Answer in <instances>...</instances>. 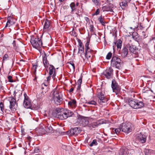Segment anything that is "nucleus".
<instances>
[{
  "label": "nucleus",
  "instance_id": "6ab92c4d",
  "mask_svg": "<svg viewBox=\"0 0 155 155\" xmlns=\"http://www.w3.org/2000/svg\"><path fill=\"white\" fill-rule=\"evenodd\" d=\"M146 137L145 135H143L141 134H139L137 138L138 140L142 143H144L146 141Z\"/></svg>",
  "mask_w": 155,
  "mask_h": 155
},
{
  "label": "nucleus",
  "instance_id": "6e6d98bb",
  "mask_svg": "<svg viewBox=\"0 0 155 155\" xmlns=\"http://www.w3.org/2000/svg\"><path fill=\"white\" fill-rule=\"evenodd\" d=\"M74 88H72L70 89L69 91L70 92H72L74 91Z\"/></svg>",
  "mask_w": 155,
  "mask_h": 155
},
{
  "label": "nucleus",
  "instance_id": "393cba45",
  "mask_svg": "<svg viewBox=\"0 0 155 155\" xmlns=\"http://www.w3.org/2000/svg\"><path fill=\"white\" fill-rule=\"evenodd\" d=\"M68 105L72 107H75L76 105V101L75 100H71L68 102Z\"/></svg>",
  "mask_w": 155,
  "mask_h": 155
},
{
  "label": "nucleus",
  "instance_id": "680f3d73",
  "mask_svg": "<svg viewBox=\"0 0 155 155\" xmlns=\"http://www.w3.org/2000/svg\"><path fill=\"white\" fill-rule=\"evenodd\" d=\"M79 4V3L78 2H77L76 3V6H78V5Z\"/></svg>",
  "mask_w": 155,
  "mask_h": 155
},
{
  "label": "nucleus",
  "instance_id": "1a4fd4ad",
  "mask_svg": "<svg viewBox=\"0 0 155 155\" xmlns=\"http://www.w3.org/2000/svg\"><path fill=\"white\" fill-rule=\"evenodd\" d=\"M97 97L99 98L98 102L101 104H102V103L105 102L107 101L104 92L100 90L98 91Z\"/></svg>",
  "mask_w": 155,
  "mask_h": 155
},
{
  "label": "nucleus",
  "instance_id": "79ce46f5",
  "mask_svg": "<svg viewBox=\"0 0 155 155\" xmlns=\"http://www.w3.org/2000/svg\"><path fill=\"white\" fill-rule=\"evenodd\" d=\"M44 92H41V96L39 97H38V98H39L40 99H42L45 97V94H44Z\"/></svg>",
  "mask_w": 155,
  "mask_h": 155
},
{
  "label": "nucleus",
  "instance_id": "c9c22d12",
  "mask_svg": "<svg viewBox=\"0 0 155 155\" xmlns=\"http://www.w3.org/2000/svg\"><path fill=\"white\" fill-rule=\"evenodd\" d=\"M86 104H92L94 105H96L97 104V103L94 101H89L86 103Z\"/></svg>",
  "mask_w": 155,
  "mask_h": 155
},
{
  "label": "nucleus",
  "instance_id": "c03bdc74",
  "mask_svg": "<svg viewBox=\"0 0 155 155\" xmlns=\"http://www.w3.org/2000/svg\"><path fill=\"white\" fill-rule=\"evenodd\" d=\"M12 77L11 76H8V81L9 82H13V81L12 79Z\"/></svg>",
  "mask_w": 155,
  "mask_h": 155
},
{
  "label": "nucleus",
  "instance_id": "37998d69",
  "mask_svg": "<svg viewBox=\"0 0 155 155\" xmlns=\"http://www.w3.org/2000/svg\"><path fill=\"white\" fill-rule=\"evenodd\" d=\"M97 122V124H98V126L104 123V121L102 120H99Z\"/></svg>",
  "mask_w": 155,
  "mask_h": 155
},
{
  "label": "nucleus",
  "instance_id": "bb28decb",
  "mask_svg": "<svg viewBox=\"0 0 155 155\" xmlns=\"http://www.w3.org/2000/svg\"><path fill=\"white\" fill-rule=\"evenodd\" d=\"M70 6L71 9V12L73 13V12L76 11V7L75 3L74 2H71L70 5Z\"/></svg>",
  "mask_w": 155,
  "mask_h": 155
},
{
  "label": "nucleus",
  "instance_id": "69168bd1",
  "mask_svg": "<svg viewBox=\"0 0 155 155\" xmlns=\"http://www.w3.org/2000/svg\"><path fill=\"white\" fill-rule=\"evenodd\" d=\"M64 0H59V1L61 2H63Z\"/></svg>",
  "mask_w": 155,
  "mask_h": 155
},
{
  "label": "nucleus",
  "instance_id": "9b49d317",
  "mask_svg": "<svg viewBox=\"0 0 155 155\" xmlns=\"http://www.w3.org/2000/svg\"><path fill=\"white\" fill-rule=\"evenodd\" d=\"M24 95V106L25 108H30L31 107V103L30 100L26 93H25Z\"/></svg>",
  "mask_w": 155,
  "mask_h": 155
},
{
  "label": "nucleus",
  "instance_id": "b1692460",
  "mask_svg": "<svg viewBox=\"0 0 155 155\" xmlns=\"http://www.w3.org/2000/svg\"><path fill=\"white\" fill-rule=\"evenodd\" d=\"M98 124H97V122H95L89 124L88 127L91 130L93 128H95L98 127Z\"/></svg>",
  "mask_w": 155,
  "mask_h": 155
},
{
  "label": "nucleus",
  "instance_id": "20e7f679",
  "mask_svg": "<svg viewBox=\"0 0 155 155\" xmlns=\"http://www.w3.org/2000/svg\"><path fill=\"white\" fill-rule=\"evenodd\" d=\"M121 60L117 56H113L111 60V64L113 67L120 70L121 68L122 63Z\"/></svg>",
  "mask_w": 155,
  "mask_h": 155
},
{
  "label": "nucleus",
  "instance_id": "f3484780",
  "mask_svg": "<svg viewBox=\"0 0 155 155\" xmlns=\"http://www.w3.org/2000/svg\"><path fill=\"white\" fill-rule=\"evenodd\" d=\"M130 150L127 148L120 149L119 153V155H130L129 153Z\"/></svg>",
  "mask_w": 155,
  "mask_h": 155
},
{
  "label": "nucleus",
  "instance_id": "c756f323",
  "mask_svg": "<svg viewBox=\"0 0 155 155\" xmlns=\"http://www.w3.org/2000/svg\"><path fill=\"white\" fill-rule=\"evenodd\" d=\"M135 24H136V25L133 27H130V28L131 29H135L138 28V29H141L143 28L142 26L140 25L139 26L138 25V24H137V22L134 23Z\"/></svg>",
  "mask_w": 155,
  "mask_h": 155
},
{
  "label": "nucleus",
  "instance_id": "9d476101",
  "mask_svg": "<svg viewBox=\"0 0 155 155\" xmlns=\"http://www.w3.org/2000/svg\"><path fill=\"white\" fill-rule=\"evenodd\" d=\"M81 132L80 128L76 127L71 128L69 131L67 132V134L70 135L77 136Z\"/></svg>",
  "mask_w": 155,
  "mask_h": 155
},
{
  "label": "nucleus",
  "instance_id": "412c9836",
  "mask_svg": "<svg viewBox=\"0 0 155 155\" xmlns=\"http://www.w3.org/2000/svg\"><path fill=\"white\" fill-rule=\"evenodd\" d=\"M130 0H124L120 3V5L122 8H124L127 6L128 3H130Z\"/></svg>",
  "mask_w": 155,
  "mask_h": 155
},
{
  "label": "nucleus",
  "instance_id": "dca6fc26",
  "mask_svg": "<svg viewBox=\"0 0 155 155\" xmlns=\"http://www.w3.org/2000/svg\"><path fill=\"white\" fill-rule=\"evenodd\" d=\"M49 74L50 75H52V78L54 79L55 78V77L56 76V74L55 73V68L54 66L52 65H50V66L49 68Z\"/></svg>",
  "mask_w": 155,
  "mask_h": 155
},
{
  "label": "nucleus",
  "instance_id": "a878e982",
  "mask_svg": "<svg viewBox=\"0 0 155 155\" xmlns=\"http://www.w3.org/2000/svg\"><path fill=\"white\" fill-rule=\"evenodd\" d=\"M43 60L44 66L46 67L47 66V64L48 63V61L47 60V56L45 53L44 55L43 56Z\"/></svg>",
  "mask_w": 155,
  "mask_h": 155
},
{
  "label": "nucleus",
  "instance_id": "2f4dec72",
  "mask_svg": "<svg viewBox=\"0 0 155 155\" xmlns=\"http://www.w3.org/2000/svg\"><path fill=\"white\" fill-rule=\"evenodd\" d=\"M97 144V143L96 140H93L92 142L90 144L89 146L91 147H92L93 146H96Z\"/></svg>",
  "mask_w": 155,
  "mask_h": 155
},
{
  "label": "nucleus",
  "instance_id": "5fc2aeb1",
  "mask_svg": "<svg viewBox=\"0 0 155 155\" xmlns=\"http://www.w3.org/2000/svg\"><path fill=\"white\" fill-rule=\"evenodd\" d=\"M45 90L42 91L41 92H45L44 94H45L46 92L47 88H45Z\"/></svg>",
  "mask_w": 155,
  "mask_h": 155
},
{
  "label": "nucleus",
  "instance_id": "49530a36",
  "mask_svg": "<svg viewBox=\"0 0 155 155\" xmlns=\"http://www.w3.org/2000/svg\"><path fill=\"white\" fill-rule=\"evenodd\" d=\"M100 13V10L99 8L97 9L96 10L94 14L95 15H97L99 14Z\"/></svg>",
  "mask_w": 155,
  "mask_h": 155
},
{
  "label": "nucleus",
  "instance_id": "58836bf2",
  "mask_svg": "<svg viewBox=\"0 0 155 155\" xmlns=\"http://www.w3.org/2000/svg\"><path fill=\"white\" fill-rule=\"evenodd\" d=\"M0 108L1 110V111L3 112V110H4V104L2 102H1L0 103Z\"/></svg>",
  "mask_w": 155,
  "mask_h": 155
},
{
  "label": "nucleus",
  "instance_id": "0eeeda50",
  "mask_svg": "<svg viewBox=\"0 0 155 155\" xmlns=\"http://www.w3.org/2000/svg\"><path fill=\"white\" fill-rule=\"evenodd\" d=\"M111 87L113 92L115 93L116 95L118 94L120 91V88L117 83L114 79L112 81Z\"/></svg>",
  "mask_w": 155,
  "mask_h": 155
},
{
  "label": "nucleus",
  "instance_id": "7c9ffc66",
  "mask_svg": "<svg viewBox=\"0 0 155 155\" xmlns=\"http://www.w3.org/2000/svg\"><path fill=\"white\" fill-rule=\"evenodd\" d=\"M90 42V40L88 39L87 42L85 43V50L90 49L89 47V44Z\"/></svg>",
  "mask_w": 155,
  "mask_h": 155
},
{
  "label": "nucleus",
  "instance_id": "864d4df0",
  "mask_svg": "<svg viewBox=\"0 0 155 155\" xmlns=\"http://www.w3.org/2000/svg\"><path fill=\"white\" fill-rule=\"evenodd\" d=\"M15 41H13V45L14 48H15Z\"/></svg>",
  "mask_w": 155,
  "mask_h": 155
},
{
  "label": "nucleus",
  "instance_id": "bf43d9fd",
  "mask_svg": "<svg viewBox=\"0 0 155 155\" xmlns=\"http://www.w3.org/2000/svg\"><path fill=\"white\" fill-rule=\"evenodd\" d=\"M90 27H91V30H92V28H93V26L92 25H91V26H90Z\"/></svg>",
  "mask_w": 155,
  "mask_h": 155
},
{
  "label": "nucleus",
  "instance_id": "774afa93",
  "mask_svg": "<svg viewBox=\"0 0 155 155\" xmlns=\"http://www.w3.org/2000/svg\"><path fill=\"white\" fill-rule=\"evenodd\" d=\"M142 33H144V31H143V32H142Z\"/></svg>",
  "mask_w": 155,
  "mask_h": 155
},
{
  "label": "nucleus",
  "instance_id": "338daca9",
  "mask_svg": "<svg viewBox=\"0 0 155 155\" xmlns=\"http://www.w3.org/2000/svg\"><path fill=\"white\" fill-rule=\"evenodd\" d=\"M24 130H21V132H22V133H23V132H24Z\"/></svg>",
  "mask_w": 155,
  "mask_h": 155
},
{
  "label": "nucleus",
  "instance_id": "72a5a7b5",
  "mask_svg": "<svg viewBox=\"0 0 155 155\" xmlns=\"http://www.w3.org/2000/svg\"><path fill=\"white\" fill-rule=\"evenodd\" d=\"M114 131L117 134L119 133L120 131H122V129L121 128V124L120 125L119 127L115 129Z\"/></svg>",
  "mask_w": 155,
  "mask_h": 155
},
{
  "label": "nucleus",
  "instance_id": "a18cd8bd",
  "mask_svg": "<svg viewBox=\"0 0 155 155\" xmlns=\"http://www.w3.org/2000/svg\"><path fill=\"white\" fill-rule=\"evenodd\" d=\"M82 77H81L78 81V84H81L82 82Z\"/></svg>",
  "mask_w": 155,
  "mask_h": 155
},
{
  "label": "nucleus",
  "instance_id": "c85d7f7f",
  "mask_svg": "<svg viewBox=\"0 0 155 155\" xmlns=\"http://www.w3.org/2000/svg\"><path fill=\"white\" fill-rule=\"evenodd\" d=\"M39 132L41 134H44L46 133V131L45 130V127H41L39 129Z\"/></svg>",
  "mask_w": 155,
  "mask_h": 155
},
{
  "label": "nucleus",
  "instance_id": "f03ea898",
  "mask_svg": "<svg viewBox=\"0 0 155 155\" xmlns=\"http://www.w3.org/2000/svg\"><path fill=\"white\" fill-rule=\"evenodd\" d=\"M120 124L122 131L126 133L130 132L134 128L133 125L130 122H126Z\"/></svg>",
  "mask_w": 155,
  "mask_h": 155
},
{
  "label": "nucleus",
  "instance_id": "8fccbe9b",
  "mask_svg": "<svg viewBox=\"0 0 155 155\" xmlns=\"http://www.w3.org/2000/svg\"><path fill=\"white\" fill-rule=\"evenodd\" d=\"M81 84H78V86L77 87V90L78 91L79 90H80V88H81Z\"/></svg>",
  "mask_w": 155,
  "mask_h": 155
},
{
  "label": "nucleus",
  "instance_id": "603ef678",
  "mask_svg": "<svg viewBox=\"0 0 155 155\" xmlns=\"http://www.w3.org/2000/svg\"><path fill=\"white\" fill-rule=\"evenodd\" d=\"M37 65H33V68L34 69L35 71H36V69L37 68Z\"/></svg>",
  "mask_w": 155,
  "mask_h": 155
},
{
  "label": "nucleus",
  "instance_id": "4468645a",
  "mask_svg": "<svg viewBox=\"0 0 155 155\" xmlns=\"http://www.w3.org/2000/svg\"><path fill=\"white\" fill-rule=\"evenodd\" d=\"M129 49L130 52L134 54H136L138 50V48L136 46L133 44H131L130 45L129 44Z\"/></svg>",
  "mask_w": 155,
  "mask_h": 155
},
{
  "label": "nucleus",
  "instance_id": "ddd939ff",
  "mask_svg": "<svg viewBox=\"0 0 155 155\" xmlns=\"http://www.w3.org/2000/svg\"><path fill=\"white\" fill-rule=\"evenodd\" d=\"M78 41L79 44L78 53H81L80 56L82 57L81 54L84 53V46L80 39H78Z\"/></svg>",
  "mask_w": 155,
  "mask_h": 155
},
{
  "label": "nucleus",
  "instance_id": "09e8293b",
  "mask_svg": "<svg viewBox=\"0 0 155 155\" xmlns=\"http://www.w3.org/2000/svg\"><path fill=\"white\" fill-rule=\"evenodd\" d=\"M10 17H8L7 18L8 21L7 23L9 24V25H11L10 24L11 20H10Z\"/></svg>",
  "mask_w": 155,
  "mask_h": 155
},
{
  "label": "nucleus",
  "instance_id": "4d7b16f0",
  "mask_svg": "<svg viewBox=\"0 0 155 155\" xmlns=\"http://www.w3.org/2000/svg\"><path fill=\"white\" fill-rule=\"evenodd\" d=\"M11 25H9L8 23H6V24L5 26V27H7L8 26H10Z\"/></svg>",
  "mask_w": 155,
  "mask_h": 155
},
{
  "label": "nucleus",
  "instance_id": "052dcab7",
  "mask_svg": "<svg viewBox=\"0 0 155 155\" xmlns=\"http://www.w3.org/2000/svg\"><path fill=\"white\" fill-rule=\"evenodd\" d=\"M17 93V92H16V91H14V94H15L14 96L15 97V95H16V94Z\"/></svg>",
  "mask_w": 155,
  "mask_h": 155
},
{
  "label": "nucleus",
  "instance_id": "f8f14e48",
  "mask_svg": "<svg viewBox=\"0 0 155 155\" xmlns=\"http://www.w3.org/2000/svg\"><path fill=\"white\" fill-rule=\"evenodd\" d=\"M113 69L111 67L107 69L104 72V74L106 78L108 79H112L113 75Z\"/></svg>",
  "mask_w": 155,
  "mask_h": 155
},
{
  "label": "nucleus",
  "instance_id": "de8ad7c7",
  "mask_svg": "<svg viewBox=\"0 0 155 155\" xmlns=\"http://www.w3.org/2000/svg\"><path fill=\"white\" fill-rule=\"evenodd\" d=\"M70 63L71 65V66L72 67L73 70L74 71L75 67L74 64L73 63V62H72V63Z\"/></svg>",
  "mask_w": 155,
  "mask_h": 155
},
{
  "label": "nucleus",
  "instance_id": "0e129e2a",
  "mask_svg": "<svg viewBox=\"0 0 155 155\" xmlns=\"http://www.w3.org/2000/svg\"><path fill=\"white\" fill-rule=\"evenodd\" d=\"M113 49L114 51H115V47L114 46H113Z\"/></svg>",
  "mask_w": 155,
  "mask_h": 155
},
{
  "label": "nucleus",
  "instance_id": "ea45409f",
  "mask_svg": "<svg viewBox=\"0 0 155 155\" xmlns=\"http://www.w3.org/2000/svg\"><path fill=\"white\" fill-rule=\"evenodd\" d=\"M137 34H138L136 32H133V33L132 34V37L134 39H137Z\"/></svg>",
  "mask_w": 155,
  "mask_h": 155
},
{
  "label": "nucleus",
  "instance_id": "4c0bfd02",
  "mask_svg": "<svg viewBox=\"0 0 155 155\" xmlns=\"http://www.w3.org/2000/svg\"><path fill=\"white\" fill-rule=\"evenodd\" d=\"M112 53L110 52H109L106 56V58L108 60L110 59L112 56Z\"/></svg>",
  "mask_w": 155,
  "mask_h": 155
},
{
  "label": "nucleus",
  "instance_id": "473e14b6",
  "mask_svg": "<svg viewBox=\"0 0 155 155\" xmlns=\"http://www.w3.org/2000/svg\"><path fill=\"white\" fill-rule=\"evenodd\" d=\"M8 59V54H4L3 57L2 64L4 62V61Z\"/></svg>",
  "mask_w": 155,
  "mask_h": 155
},
{
  "label": "nucleus",
  "instance_id": "3c124183",
  "mask_svg": "<svg viewBox=\"0 0 155 155\" xmlns=\"http://www.w3.org/2000/svg\"><path fill=\"white\" fill-rule=\"evenodd\" d=\"M51 75H49V76H48V77L47 78V82H48L50 81V80L51 79Z\"/></svg>",
  "mask_w": 155,
  "mask_h": 155
},
{
  "label": "nucleus",
  "instance_id": "a19ab883",
  "mask_svg": "<svg viewBox=\"0 0 155 155\" xmlns=\"http://www.w3.org/2000/svg\"><path fill=\"white\" fill-rule=\"evenodd\" d=\"M48 84V82L47 83H44L43 84H42V87H41V89L42 90H44L45 88H47V86Z\"/></svg>",
  "mask_w": 155,
  "mask_h": 155
},
{
  "label": "nucleus",
  "instance_id": "aec40b11",
  "mask_svg": "<svg viewBox=\"0 0 155 155\" xmlns=\"http://www.w3.org/2000/svg\"><path fill=\"white\" fill-rule=\"evenodd\" d=\"M9 102L10 103L9 108L10 109L12 110L13 108V107L16 104V100L14 97H12Z\"/></svg>",
  "mask_w": 155,
  "mask_h": 155
},
{
  "label": "nucleus",
  "instance_id": "13d9d810",
  "mask_svg": "<svg viewBox=\"0 0 155 155\" xmlns=\"http://www.w3.org/2000/svg\"><path fill=\"white\" fill-rule=\"evenodd\" d=\"M3 87V86L1 84V82H0V88L1 89H2V88Z\"/></svg>",
  "mask_w": 155,
  "mask_h": 155
},
{
  "label": "nucleus",
  "instance_id": "5701e85b",
  "mask_svg": "<svg viewBox=\"0 0 155 155\" xmlns=\"http://www.w3.org/2000/svg\"><path fill=\"white\" fill-rule=\"evenodd\" d=\"M45 130L46 131V133H52L53 131V129L50 125H48L45 126Z\"/></svg>",
  "mask_w": 155,
  "mask_h": 155
},
{
  "label": "nucleus",
  "instance_id": "e2e57ef3",
  "mask_svg": "<svg viewBox=\"0 0 155 155\" xmlns=\"http://www.w3.org/2000/svg\"><path fill=\"white\" fill-rule=\"evenodd\" d=\"M2 150L0 149V155H2Z\"/></svg>",
  "mask_w": 155,
  "mask_h": 155
},
{
  "label": "nucleus",
  "instance_id": "6e6552de",
  "mask_svg": "<svg viewBox=\"0 0 155 155\" xmlns=\"http://www.w3.org/2000/svg\"><path fill=\"white\" fill-rule=\"evenodd\" d=\"M77 123L81 127H85L88 125L89 121L88 120L84 118L79 117L77 120Z\"/></svg>",
  "mask_w": 155,
  "mask_h": 155
},
{
  "label": "nucleus",
  "instance_id": "a211bd4d",
  "mask_svg": "<svg viewBox=\"0 0 155 155\" xmlns=\"http://www.w3.org/2000/svg\"><path fill=\"white\" fill-rule=\"evenodd\" d=\"M128 53V51L127 48L125 47H123L121 52V56L124 58L127 57Z\"/></svg>",
  "mask_w": 155,
  "mask_h": 155
},
{
  "label": "nucleus",
  "instance_id": "cd10ccee",
  "mask_svg": "<svg viewBox=\"0 0 155 155\" xmlns=\"http://www.w3.org/2000/svg\"><path fill=\"white\" fill-rule=\"evenodd\" d=\"M122 43L121 40L120 39H119L117 42L114 43L115 45H117V48L120 49L122 47Z\"/></svg>",
  "mask_w": 155,
  "mask_h": 155
},
{
  "label": "nucleus",
  "instance_id": "2eb2a0df",
  "mask_svg": "<svg viewBox=\"0 0 155 155\" xmlns=\"http://www.w3.org/2000/svg\"><path fill=\"white\" fill-rule=\"evenodd\" d=\"M93 51L91 49L85 50V52L84 53L85 58L87 59L90 58L93 55Z\"/></svg>",
  "mask_w": 155,
  "mask_h": 155
},
{
  "label": "nucleus",
  "instance_id": "f257e3e1",
  "mask_svg": "<svg viewBox=\"0 0 155 155\" xmlns=\"http://www.w3.org/2000/svg\"><path fill=\"white\" fill-rule=\"evenodd\" d=\"M55 110L58 117L62 120L66 119L68 117H73L74 115L73 112L66 109L57 108Z\"/></svg>",
  "mask_w": 155,
  "mask_h": 155
},
{
  "label": "nucleus",
  "instance_id": "4be33fe9",
  "mask_svg": "<svg viewBox=\"0 0 155 155\" xmlns=\"http://www.w3.org/2000/svg\"><path fill=\"white\" fill-rule=\"evenodd\" d=\"M50 22L47 19H46L45 21V23L43 27V30L46 31L49 27Z\"/></svg>",
  "mask_w": 155,
  "mask_h": 155
},
{
  "label": "nucleus",
  "instance_id": "423d86ee",
  "mask_svg": "<svg viewBox=\"0 0 155 155\" xmlns=\"http://www.w3.org/2000/svg\"><path fill=\"white\" fill-rule=\"evenodd\" d=\"M53 98L54 102L57 105L61 104L63 99L61 96L59 94L57 91H55L53 93Z\"/></svg>",
  "mask_w": 155,
  "mask_h": 155
},
{
  "label": "nucleus",
  "instance_id": "7ed1b4c3",
  "mask_svg": "<svg viewBox=\"0 0 155 155\" xmlns=\"http://www.w3.org/2000/svg\"><path fill=\"white\" fill-rule=\"evenodd\" d=\"M129 105L134 109L140 108L144 106V103L142 101L138 100L129 99L128 101Z\"/></svg>",
  "mask_w": 155,
  "mask_h": 155
},
{
  "label": "nucleus",
  "instance_id": "e433bc0d",
  "mask_svg": "<svg viewBox=\"0 0 155 155\" xmlns=\"http://www.w3.org/2000/svg\"><path fill=\"white\" fill-rule=\"evenodd\" d=\"M92 1L94 4L96 5H98L100 4V0H92Z\"/></svg>",
  "mask_w": 155,
  "mask_h": 155
},
{
  "label": "nucleus",
  "instance_id": "f704fd0d",
  "mask_svg": "<svg viewBox=\"0 0 155 155\" xmlns=\"http://www.w3.org/2000/svg\"><path fill=\"white\" fill-rule=\"evenodd\" d=\"M98 21H100V22L102 24V25H104L105 24V22L104 21V20L102 17V16H101L99 18H98Z\"/></svg>",
  "mask_w": 155,
  "mask_h": 155
},
{
  "label": "nucleus",
  "instance_id": "39448f33",
  "mask_svg": "<svg viewBox=\"0 0 155 155\" xmlns=\"http://www.w3.org/2000/svg\"><path fill=\"white\" fill-rule=\"evenodd\" d=\"M31 43L33 47L37 49L40 48L42 46V41L39 38H32Z\"/></svg>",
  "mask_w": 155,
  "mask_h": 155
}]
</instances>
